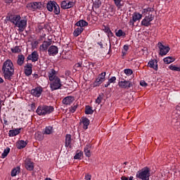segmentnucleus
Returning <instances> with one entry per match:
<instances>
[{
	"mask_svg": "<svg viewBox=\"0 0 180 180\" xmlns=\"http://www.w3.org/2000/svg\"><path fill=\"white\" fill-rule=\"evenodd\" d=\"M57 71L54 69H51V72L49 73V81L52 82L56 80V78H58V77L56 76Z\"/></svg>",
	"mask_w": 180,
	"mask_h": 180,
	"instance_id": "obj_22",
	"label": "nucleus"
},
{
	"mask_svg": "<svg viewBox=\"0 0 180 180\" xmlns=\"http://www.w3.org/2000/svg\"><path fill=\"white\" fill-rule=\"evenodd\" d=\"M104 94L103 93H101V94H99L97 98L96 99V103H98V105H101L102 102V99H103Z\"/></svg>",
	"mask_w": 180,
	"mask_h": 180,
	"instance_id": "obj_40",
	"label": "nucleus"
},
{
	"mask_svg": "<svg viewBox=\"0 0 180 180\" xmlns=\"http://www.w3.org/2000/svg\"><path fill=\"white\" fill-rule=\"evenodd\" d=\"M29 143V141L26 140L25 141L23 140H20L17 143V148L18 150H22L23 148H25V147H26V146H27Z\"/></svg>",
	"mask_w": 180,
	"mask_h": 180,
	"instance_id": "obj_21",
	"label": "nucleus"
},
{
	"mask_svg": "<svg viewBox=\"0 0 180 180\" xmlns=\"http://www.w3.org/2000/svg\"><path fill=\"white\" fill-rule=\"evenodd\" d=\"M84 179H86V180H91V179H92V175L89 174H86L85 177H84Z\"/></svg>",
	"mask_w": 180,
	"mask_h": 180,
	"instance_id": "obj_56",
	"label": "nucleus"
},
{
	"mask_svg": "<svg viewBox=\"0 0 180 180\" xmlns=\"http://www.w3.org/2000/svg\"><path fill=\"white\" fill-rule=\"evenodd\" d=\"M42 93L43 87H41V86H38L34 89H32L30 92L31 95H32V96H35V98H40Z\"/></svg>",
	"mask_w": 180,
	"mask_h": 180,
	"instance_id": "obj_11",
	"label": "nucleus"
},
{
	"mask_svg": "<svg viewBox=\"0 0 180 180\" xmlns=\"http://www.w3.org/2000/svg\"><path fill=\"white\" fill-rule=\"evenodd\" d=\"M24 63H25V56L23 54L18 55V60H17L18 65H20V67H22Z\"/></svg>",
	"mask_w": 180,
	"mask_h": 180,
	"instance_id": "obj_26",
	"label": "nucleus"
},
{
	"mask_svg": "<svg viewBox=\"0 0 180 180\" xmlns=\"http://www.w3.org/2000/svg\"><path fill=\"white\" fill-rule=\"evenodd\" d=\"M113 1L118 11L119 9H122V6H123V4L121 3L122 0H113Z\"/></svg>",
	"mask_w": 180,
	"mask_h": 180,
	"instance_id": "obj_39",
	"label": "nucleus"
},
{
	"mask_svg": "<svg viewBox=\"0 0 180 180\" xmlns=\"http://www.w3.org/2000/svg\"><path fill=\"white\" fill-rule=\"evenodd\" d=\"M22 18L20 17V15H13L11 13H8L6 18V21L7 22H11L15 26H16V22L18 23V20H20Z\"/></svg>",
	"mask_w": 180,
	"mask_h": 180,
	"instance_id": "obj_7",
	"label": "nucleus"
},
{
	"mask_svg": "<svg viewBox=\"0 0 180 180\" xmlns=\"http://www.w3.org/2000/svg\"><path fill=\"white\" fill-rule=\"evenodd\" d=\"M15 26L18 27L19 32H24L26 29V26H27V19H20L18 22H15Z\"/></svg>",
	"mask_w": 180,
	"mask_h": 180,
	"instance_id": "obj_9",
	"label": "nucleus"
},
{
	"mask_svg": "<svg viewBox=\"0 0 180 180\" xmlns=\"http://www.w3.org/2000/svg\"><path fill=\"white\" fill-rule=\"evenodd\" d=\"M46 9L49 12H53L54 15H58L60 13V6L58 5L56 1H49L46 4Z\"/></svg>",
	"mask_w": 180,
	"mask_h": 180,
	"instance_id": "obj_4",
	"label": "nucleus"
},
{
	"mask_svg": "<svg viewBox=\"0 0 180 180\" xmlns=\"http://www.w3.org/2000/svg\"><path fill=\"white\" fill-rule=\"evenodd\" d=\"M20 174V167L18 166L11 170V176H16Z\"/></svg>",
	"mask_w": 180,
	"mask_h": 180,
	"instance_id": "obj_29",
	"label": "nucleus"
},
{
	"mask_svg": "<svg viewBox=\"0 0 180 180\" xmlns=\"http://www.w3.org/2000/svg\"><path fill=\"white\" fill-rule=\"evenodd\" d=\"M50 46H51V41H44L43 44L40 45L39 49L41 51H47Z\"/></svg>",
	"mask_w": 180,
	"mask_h": 180,
	"instance_id": "obj_19",
	"label": "nucleus"
},
{
	"mask_svg": "<svg viewBox=\"0 0 180 180\" xmlns=\"http://www.w3.org/2000/svg\"><path fill=\"white\" fill-rule=\"evenodd\" d=\"M106 77V72H103L101 74L98 75V78H99V79H101V81L105 82V79Z\"/></svg>",
	"mask_w": 180,
	"mask_h": 180,
	"instance_id": "obj_43",
	"label": "nucleus"
},
{
	"mask_svg": "<svg viewBox=\"0 0 180 180\" xmlns=\"http://www.w3.org/2000/svg\"><path fill=\"white\" fill-rule=\"evenodd\" d=\"M72 141V139L71 138V134H67L65 135V146L69 147V148H72V146L71 145Z\"/></svg>",
	"mask_w": 180,
	"mask_h": 180,
	"instance_id": "obj_18",
	"label": "nucleus"
},
{
	"mask_svg": "<svg viewBox=\"0 0 180 180\" xmlns=\"http://www.w3.org/2000/svg\"><path fill=\"white\" fill-rule=\"evenodd\" d=\"M30 108H31V110H34V109H36V103H32L31 104Z\"/></svg>",
	"mask_w": 180,
	"mask_h": 180,
	"instance_id": "obj_61",
	"label": "nucleus"
},
{
	"mask_svg": "<svg viewBox=\"0 0 180 180\" xmlns=\"http://www.w3.org/2000/svg\"><path fill=\"white\" fill-rule=\"evenodd\" d=\"M61 86H63V84H61L60 77H56L55 80L52 81L50 84V88L52 91H57V89H61Z\"/></svg>",
	"mask_w": 180,
	"mask_h": 180,
	"instance_id": "obj_6",
	"label": "nucleus"
},
{
	"mask_svg": "<svg viewBox=\"0 0 180 180\" xmlns=\"http://www.w3.org/2000/svg\"><path fill=\"white\" fill-rule=\"evenodd\" d=\"M141 26H145V27H148V26H151V20L148 19V17L147 15L145 17V19H143L141 21Z\"/></svg>",
	"mask_w": 180,
	"mask_h": 180,
	"instance_id": "obj_25",
	"label": "nucleus"
},
{
	"mask_svg": "<svg viewBox=\"0 0 180 180\" xmlns=\"http://www.w3.org/2000/svg\"><path fill=\"white\" fill-rule=\"evenodd\" d=\"M74 5H75V3L72 1H68L66 5V9H70L71 8H74Z\"/></svg>",
	"mask_w": 180,
	"mask_h": 180,
	"instance_id": "obj_47",
	"label": "nucleus"
},
{
	"mask_svg": "<svg viewBox=\"0 0 180 180\" xmlns=\"http://www.w3.org/2000/svg\"><path fill=\"white\" fill-rule=\"evenodd\" d=\"M158 45L160 50L159 55L161 56V57H163V56H167V54L169 53V50H171L169 46H166L161 42H158Z\"/></svg>",
	"mask_w": 180,
	"mask_h": 180,
	"instance_id": "obj_8",
	"label": "nucleus"
},
{
	"mask_svg": "<svg viewBox=\"0 0 180 180\" xmlns=\"http://www.w3.org/2000/svg\"><path fill=\"white\" fill-rule=\"evenodd\" d=\"M134 22H136V21H134V20H133V18H132V19H131V20H129V25L130 26H134Z\"/></svg>",
	"mask_w": 180,
	"mask_h": 180,
	"instance_id": "obj_60",
	"label": "nucleus"
},
{
	"mask_svg": "<svg viewBox=\"0 0 180 180\" xmlns=\"http://www.w3.org/2000/svg\"><path fill=\"white\" fill-rule=\"evenodd\" d=\"M11 51H12V53H21L22 52V49H20L18 46H16L14 48L11 49Z\"/></svg>",
	"mask_w": 180,
	"mask_h": 180,
	"instance_id": "obj_44",
	"label": "nucleus"
},
{
	"mask_svg": "<svg viewBox=\"0 0 180 180\" xmlns=\"http://www.w3.org/2000/svg\"><path fill=\"white\" fill-rule=\"evenodd\" d=\"M124 74H126V75H131L133 74V70L131 69H124Z\"/></svg>",
	"mask_w": 180,
	"mask_h": 180,
	"instance_id": "obj_48",
	"label": "nucleus"
},
{
	"mask_svg": "<svg viewBox=\"0 0 180 180\" xmlns=\"http://www.w3.org/2000/svg\"><path fill=\"white\" fill-rule=\"evenodd\" d=\"M103 30V32H105V33H108L110 30V28L108 26L104 25Z\"/></svg>",
	"mask_w": 180,
	"mask_h": 180,
	"instance_id": "obj_54",
	"label": "nucleus"
},
{
	"mask_svg": "<svg viewBox=\"0 0 180 180\" xmlns=\"http://www.w3.org/2000/svg\"><path fill=\"white\" fill-rule=\"evenodd\" d=\"M9 153H11V148L7 147L6 149H4V153L1 154V158H6Z\"/></svg>",
	"mask_w": 180,
	"mask_h": 180,
	"instance_id": "obj_38",
	"label": "nucleus"
},
{
	"mask_svg": "<svg viewBox=\"0 0 180 180\" xmlns=\"http://www.w3.org/2000/svg\"><path fill=\"white\" fill-rule=\"evenodd\" d=\"M140 85L141 86H148V84H147V82H146L144 80L140 82Z\"/></svg>",
	"mask_w": 180,
	"mask_h": 180,
	"instance_id": "obj_53",
	"label": "nucleus"
},
{
	"mask_svg": "<svg viewBox=\"0 0 180 180\" xmlns=\"http://www.w3.org/2000/svg\"><path fill=\"white\" fill-rule=\"evenodd\" d=\"M104 82L103 80H101L98 77L96 78V80L91 84V88H96V86H100L101 84Z\"/></svg>",
	"mask_w": 180,
	"mask_h": 180,
	"instance_id": "obj_27",
	"label": "nucleus"
},
{
	"mask_svg": "<svg viewBox=\"0 0 180 180\" xmlns=\"http://www.w3.org/2000/svg\"><path fill=\"white\" fill-rule=\"evenodd\" d=\"M74 101H75V98L74 96H68L63 99L62 103H63V105H71Z\"/></svg>",
	"mask_w": 180,
	"mask_h": 180,
	"instance_id": "obj_17",
	"label": "nucleus"
},
{
	"mask_svg": "<svg viewBox=\"0 0 180 180\" xmlns=\"http://www.w3.org/2000/svg\"><path fill=\"white\" fill-rule=\"evenodd\" d=\"M164 63L166 64H171V63H174L175 61V58H172V56L166 57L163 59Z\"/></svg>",
	"mask_w": 180,
	"mask_h": 180,
	"instance_id": "obj_35",
	"label": "nucleus"
},
{
	"mask_svg": "<svg viewBox=\"0 0 180 180\" xmlns=\"http://www.w3.org/2000/svg\"><path fill=\"white\" fill-rule=\"evenodd\" d=\"M65 75L66 77H70V75H71V71L70 70H66L65 72Z\"/></svg>",
	"mask_w": 180,
	"mask_h": 180,
	"instance_id": "obj_62",
	"label": "nucleus"
},
{
	"mask_svg": "<svg viewBox=\"0 0 180 180\" xmlns=\"http://www.w3.org/2000/svg\"><path fill=\"white\" fill-rule=\"evenodd\" d=\"M110 84H115L116 82V77H112L109 80H108Z\"/></svg>",
	"mask_w": 180,
	"mask_h": 180,
	"instance_id": "obj_52",
	"label": "nucleus"
},
{
	"mask_svg": "<svg viewBox=\"0 0 180 180\" xmlns=\"http://www.w3.org/2000/svg\"><path fill=\"white\" fill-rule=\"evenodd\" d=\"M25 168L27 171H33L34 169V162H32L30 158H27L25 161Z\"/></svg>",
	"mask_w": 180,
	"mask_h": 180,
	"instance_id": "obj_16",
	"label": "nucleus"
},
{
	"mask_svg": "<svg viewBox=\"0 0 180 180\" xmlns=\"http://www.w3.org/2000/svg\"><path fill=\"white\" fill-rule=\"evenodd\" d=\"M148 12H154V8L148 7L147 8H144L142 11V13H148Z\"/></svg>",
	"mask_w": 180,
	"mask_h": 180,
	"instance_id": "obj_46",
	"label": "nucleus"
},
{
	"mask_svg": "<svg viewBox=\"0 0 180 180\" xmlns=\"http://www.w3.org/2000/svg\"><path fill=\"white\" fill-rule=\"evenodd\" d=\"M60 8L62 9H67V1H63L60 3Z\"/></svg>",
	"mask_w": 180,
	"mask_h": 180,
	"instance_id": "obj_50",
	"label": "nucleus"
},
{
	"mask_svg": "<svg viewBox=\"0 0 180 180\" xmlns=\"http://www.w3.org/2000/svg\"><path fill=\"white\" fill-rule=\"evenodd\" d=\"M91 121L86 117H82L80 120L79 124H83L84 130H88V126H89Z\"/></svg>",
	"mask_w": 180,
	"mask_h": 180,
	"instance_id": "obj_14",
	"label": "nucleus"
},
{
	"mask_svg": "<svg viewBox=\"0 0 180 180\" xmlns=\"http://www.w3.org/2000/svg\"><path fill=\"white\" fill-rule=\"evenodd\" d=\"M22 129H23V128L11 129L8 132L9 137H15V136H18V134H20V130Z\"/></svg>",
	"mask_w": 180,
	"mask_h": 180,
	"instance_id": "obj_20",
	"label": "nucleus"
},
{
	"mask_svg": "<svg viewBox=\"0 0 180 180\" xmlns=\"http://www.w3.org/2000/svg\"><path fill=\"white\" fill-rule=\"evenodd\" d=\"M78 108V103H74L73 105L71 106L70 112H71V113H75V111L77 110V109Z\"/></svg>",
	"mask_w": 180,
	"mask_h": 180,
	"instance_id": "obj_42",
	"label": "nucleus"
},
{
	"mask_svg": "<svg viewBox=\"0 0 180 180\" xmlns=\"http://www.w3.org/2000/svg\"><path fill=\"white\" fill-rule=\"evenodd\" d=\"M82 32H84V28L83 27H77L75 30V31L73 32V36L74 37H78V36H79V34H81L82 33Z\"/></svg>",
	"mask_w": 180,
	"mask_h": 180,
	"instance_id": "obj_28",
	"label": "nucleus"
},
{
	"mask_svg": "<svg viewBox=\"0 0 180 180\" xmlns=\"http://www.w3.org/2000/svg\"><path fill=\"white\" fill-rule=\"evenodd\" d=\"M91 148H92V145H91L90 143L86 145L84 149V152L86 157H88V158L91 157Z\"/></svg>",
	"mask_w": 180,
	"mask_h": 180,
	"instance_id": "obj_23",
	"label": "nucleus"
},
{
	"mask_svg": "<svg viewBox=\"0 0 180 180\" xmlns=\"http://www.w3.org/2000/svg\"><path fill=\"white\" fill-rule=\"evenodd\" d=\"M48 54L50 56H57L58 54V47L57 46L55 45H52L51 46H49V49H48Z\"/></svg>",
	"mask_w": 180,
	"mask_h": 180,
	"instance_id": "obj_13",
	"label": "nucleus"
},
{
	"mask_svg": "<svg viewBox=\"0 0 180 180\" xmlns=\"http://www.w3.org/2000/svg\"><path fill=\"white\" fill-rule=\"evenodd\" d=\"M118 86L122 89H129L133 88V83L129 80H123L118 82Z\"/></svg>",
	"mask_w": 180,
	"mask_h": 180,
	"instance_id": "obj_10",
	"label": "nucleus"
},
{
	"mask_svg": "<svg viewBox=\"0 0 180 180\" xmlns=\"http://www.w3.org/2000/svg\"><path fill=\"white\" fill-rule=\"evenodd\" d=\"M33 64L32 63H27L24 67V70H33Z\"/></svg>",
	"mask_w": 180,
	"mask_h": 180,
	"instance_id": "obj_49",
	"label": "nucleus"
},
{
	"mask_svg": "<svg viewBox=\"0 0 180 180\" xmlns=\"http://www.w3.org/2000/svg\"><path fill=\"white\" fill-rule=\"evenodd\" d=\"M108 37H113L114 34L113 32H112V30H109L108 32L107 33Z\"/></svg>",
	"mask_w": 180,
	"mask_h": 180,
	"instance_id": "obj_58",
	"label": "nucleus"
},
{
	"mask_svg": "<svg viewBox=\"0 0 180 180\" xmlns=\"http://www.w3.org/2000/svg\"><path fill=\"white\" fill-rule=\"evenodd\" d=\"M121 180H129V177H127L126 176H122L121 177Z\"/></svg>",
	"mask_w": 180,
	"mask_h": 180,
	"instance_id": "obj_64",
	"label": "nucleus"
},
{
	"mask_svg": "<svg viewBox=\"0 0 180 180\" xmlns=\"http://www.w3.org/2000/svg\"><path fill=\"white\" fill-rule=\"evenodd\" d=\"M148 19L150 20V22H153L154 20V15L153 14L148 13V16H147Z\"/></svg>",
	"mask_w": 180,
	"mask_h": 180,
	"instance_id": "obj_55",
	"label": "nucleus"
},
{
	"mask_svg": "<svg viewBox=\"0 0 180 180\" xmlns=\"http://www.w3.org/2000/svg\"><path fill=\"white\" fill-rule=\"evenodd\" d=\"M79 67H82V63H77L74 65V68H79Z\"/></svg>",
	"mask_w": 180,
	"mask_h": 180,
	"instance_id": "obj_57",
	"label": "nucleus"
},
{
	"mask_svg": "<svg viewBox=\"0 0 180 180\" xmlns=\"http://www.w3.org/2000/svg\"><path fill=\"white\" fill-rule=\"evenodd\" d=\"M27 8L30 9V11H36V9L41 10L44 8V3L41 2H31L27 4Z\"/></svg>",
	"mask_w": 180,
	"mask_h": 180,
	"instance_id": "obj_5",
	"label": "nucleus"
},
{
	"mask_svg": "<svg viewBox=\"0 0 180 180\" xmlns=\"http://www.w3.org/2000/svg\"><path fill=\"white\" fill-rule=\"evenodd\" d=\"M169 68L172 71H177L178 72H180V66L179 67H176L175 65H170L169 66Z\"/></svg>",
	"mask_w": 180,
	"mask_h": 180,
	"instance_id": "obj_41",
	"label": "nucleus"
},
{
	"mask_svg": "<svg viewBox=\"0 0 180 180\" xmlns=\"http://www.w3.org/2000/svg\"><path fill=\"white\" fill-rule=\"evenodd\" d=\"M33 72V69H24V74L26 77H30V75Z\"/></svg>",
	"mask_w": 180,
	"mask_h": 180,
	"instance_id": "obj_45",
	"label": "nucleus"
},
{
	"mask_svg": "<svg viewBox=\"0 0 180 180\" xmlns=\"http://www.w3.org/2000/svg\"><path fill=\"white\" fill-rule=\"evenodd\" d=\"M102 5V1L101 0H96L93 3V6L95 8V9H99L101 8V6Z\"/></svg>",
	"mask_w": 180,
	"mask_h": 180,
	"instance_id": "obj_37",
	"label": "nucleus"
},
{
	"mask_svg": "<svg viewBox=\"0 0 180 180\" xmlns=\"http://www.w3.org/2000/svg\"><path fill=\"white\" fill-rule=\"evenodd\" d=\"M75 26L84 28L85 26H88V22H86L85 20H80L75 24Z\"/></svg>",
	"mask_w": 180,
	"mask_h": 180,
	"instance_id": "obj_24",
	"label": "nucleus"
},
{
	"mask_svg": "<svg viewBox=\"0 0 180 180\" xmlns=\"http://www.w3.org/2000/svg\"><path fill=\"white\" fill-rule=\"evenodd\" d=\"M53 127L48 126L45 127V131L44 132V134H53Z\"/></svg>",
	"mask_w": 180,
	"mask_h": 180,
	"instance_id": "obj_36",
	"label": "nucleus"
},
{
	"mask_svg": "<svg viewBox=\"0 0 180 180\" xmlns=\"http://www.w3.org/2000/svg\"><path fill=\"white\" fill-rule=\"evenodd\" d=\"M151 170L148 167H145L141 170L136 172V178L141 180H150V176H151Z\"/></svg>",
	"mask_w": 180,
	"mask_h": 180,
	"instance_id": "obj_3",
	"label": "nucleus"
},
{
	"mask_svg": "<svg viewBox=\"0 0 180 180\" xmlns=\"http://www.w3.org/2000/svg\"><path fill=\"white\" fill-rule=\"evenodd\" d=\"M82 155H84V152L77 150L76 151V154L74 156V160H81V158L82 157Z\"/></svg>",
	"mask_w": 180,
	"mask_h": 180,
	"instance_id": "obj_33",
	"label": "nucleus"
},
{
	"mask_svg": "<svg viewBox=\"0 0 180 180\" xmlns=\"http://www.w3.org/2000/svg\"><path fill=\"white\" fill-rule=\"evenodd\" d=\"M43 29H46V25H42V24H40V25H38V30L39 32H41V30H43Z\"/></svg>",
	"mask_w": 180,
	"mask_h": 180,
	"instance_id": "obj_51",
	"label": "nucleus"
},
{
	"mask_svg": "<svg viewBox=\"0 0 180 180\" xmlns=\"http://www.w3.org/2000/svg\"><path fill=\"white\" fill-rule=\"evenodd\" d=\"M143 18V15L140 14L139 13H134L132 19L134 21L136 22V20H140Z\"/></svg>",
	"mask_w": 180,
	"mask_h": 180,
	"instance_id": "obj_34",
	"label": "nucleus"
},
{
	"mask_svg": "<svg viewBox=\"0 0 180 180\" xmlns=\"http://www.w3.org/2000/svg\"><path fill=\"white\" fill-rule=\"evenodd\" d=\"M84 113L85 115H94V110H92V107L90 105H86Z\"/></svg>",
	"mask_w": 180,
	"mask_h": 180,
	"instance_id": "obj_32",
	"label": "nucleus"
},
{
	"mask_svg": "<svg viewBox=\"0 0 180 180\" xmlns=\"http://www.w3.org/2000/svg\"><path fill=\"white\" fill-rule=\"evenodd\" d=\"M123 49L124 51H129V45H124Z\"/></svg>",
	"mask_w": 180,
	"mask_h": 180,
	"instance_id": "obj_63",
	"label": "nucleus"
},
{
	"mask_svg": "<svg viewBox=\"0 0 180 180\" xmlns=\"http://www.w3.org/2000/svg\"><path fill=\"white\" fill-rule=\"evenodd\" d=\"M31 60L32 63H36L39 61V53L37 51H34L31 54L28 55L27 57V61Z\"/></svg>",
	"mask_w": 180,
	"mask_h": 180,
	"instance_id": "obj_12",
	"label": "nucleus"
},
{
	"mask_svg": "<svg viewBox=\"0 0 180 180\" xmlns=\"http://www.w3.org/2000/svg\"><path fill=\"white\" fill-rule=\"evenodd\" d=\"M35 139H36V140H38V141H41V140H43L44 139V135L43 132L37 131L35 134Z\"/></svg>",
	"mask_w": 180,
	"mask_h": 180,
	"instance_id": "obj_31",
	"label": "nucleus"
},
{
	"mask_svg": "<svg viewBox=\"0 0 180 180\" xmlns=\"http://www.w3.org/2000/svg\"><path fill=\"white\" fill-rule=\"evenodd\" d=\"M32 46V47H37V46H39V41H34Z\"/></svg>",
	"mask_w": 180,
	"mask_h": 180,
	"instance_id": "obj_59",
	"label": "nucleus"
},
{
	"mask_svg": "<svg viewBox=\"0 0 180 180\" xmlns=\"http://www.w3.org/2000/svg\"><path fill=\"white\" fill-rule=\"evenodd\" d=\"M148 67H150V68H153L155 70V71H158V60L156 59H151L148 63Z\"/></svg>",
	"mask_w": 180,
	"mask_h": 180,
	"instance_id": "obj_15",
	"label": "nucleus"
},
{
	"mask_svg": "<svg viewBox=\"0 0 180 180\" xmlns=\"http://www.w3.org/2000/svg\"><path fill=\"white\" fill-rule=\"evenodd\" d=\"M1 71L5 79L11 81L12 77L15 75V66L11 59H7L3 63Z\"/></svg>",
	"mask_w": 180,
	"mask_h": 180,
	"instance_id": "obj_1",
	"label": "nucleus"
},
{
	"mask_svg": "<svg viewBox=\"0 0 180 180\" xmlns=\"http://www.w3.org/2000/svg\"><path fill=\"white\" fill-rule=\"evenodd\" d=\"M115 36L117 37H126V32H123L122 30H115Z\"/></svg>",
	"mask_w": 180,
	"mask_h": 180,
	"instance_id": "obj_30",
	"label": "nucleus"
},
{
	"mask_svg": "<svg viewBox=\"0 0 180 180\" xmlns=\"http://www.w3.org/2000/svg\"><path fill=\"white\" fill-rule=\"evenodd\" d=\"M53 112H54V107L51 105H39L36 110L39 116H46Z\"/></svg>",
	"mask_w": 180,
	"mask_h": 180,
	"instance_id": "obj_2",
	"label": "nucleus"
}]
</instances>
